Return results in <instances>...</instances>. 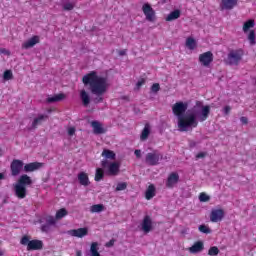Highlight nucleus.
I'll list each match as a JSON object with an SVG mask.
<instances>
[{"label":"nucleus","instance_id":"f257e3e1","mask_svg":"<svg viewBox=\"0 0 256 256\" xmlns=\"http://www.w3.org/2000/svg\"><path fill=\"white\" fill-rule=\"evenodd\" d=\"M82 83H84L85 87H89V91L92 93V95H96V98H94V103H103V96L109 89L107 77L99 76L97 71H91L83 76Z\"/></svg>","mask_w":256,"mask_h":256},{"label":"nucleus","instance_id":"f03ea898","mask_svg":"<svg viewBox=\"0 0 256 256\" xmlns=\"http://www.w3.org/2000/svg\"><path fill=\"white\" fill-rule=\"evenodd\" d=\"M189 105L185 102H176L172 106V113L178 117V130L181 132L193 131L199 126V120L194 113L186 114Z\"/></svg>","mask_w":256,"mask_h":256},{"label":"nucleus","instance_id":"7ed1b4c3","mask_svg":"<svg viewBox=\"0 0 256 256\" xmlns=\"http://www.w3.org/2000/svg\"><path fill=\"white\" fill-rule=\"evenodd\" d=\"M33 185V179L27 174L19 177L17 183L14 185V193L18 199H25L27 197V187Z\"/></svg>","mask_w":256,"mask_h":256},{"label":"nucleus","instance_id":"20e7f679","mask_svg":"<svg viewBox=\"0 0 256 256\" xmlns=\"http://www.w3.org/2000/svg\"><path fill=\"white\" fill-rule=\"evenodd\" d=\"M243 57H245V50L243 48L231 49L228 52L226 63L237 67L243 61Z\"/></svg>","mask_w":256,"mask_h":256},{"label":"nucleus","instance_id":"39448f33","mask_svg":"<svg viewBox=\"0 0 256 256\" xmlns=\"http://www.w3.org/2000/svg\"><path fill=\"white\" fill-rule=\"evenodd\" d=\"M21 245H27V251H41L43 249V241L29 240V236L25 235L20 240Z\"/></svg>","mask_w":256,"mask_h":256},{"label":"nucleus","instance_id":"423d86ee","mask_svg":"<svg viewBox=\"0 0 256 256\" xmlns=\"http://www.w3.org/2000/svg\"><path fill=\"white\" fill-rule=\"evenodd\" d=\"M163 159V154L159 153V151L154 150L153 152H149L146 154L145 163L150 167H155L159 165V161Z\"/></svg>","mask_w":256,"mask_h":256},{"label":"nucleus","instance_id":"0eeeda50","mask_svg":"<svg viewBox=\"0 0 256 256\" xmlns=\"http://www.w3.org/2000/svg\"><path fill=\"white\" fill-rule=\"evenodd\" d=\"M101 167L103 169H107L106 173L107 175H119V169L120 165L118 162H109L108 160H102L101 161Z\"/></svg>","mask_w":256,"mask_h":256},{"label":"nucleus","instance_id":"6e6552de","mask_svg":"<svg viewBox=\"0 0 256 256\" xmlns=\"http://www.w3.org/2000/svg\"><path fill=\"white\" fill-rule=\"evenodd\" d=\"M23 160L14 159L10 164V171L12 177H17V175L21 174V171L24 169Z\"/></svg>","mask_w":256,"mask_h":256},{"label":"nucleus","instance_id":"1a4fd4ad","mask_svg":"<svg viewBox=\"0 0 256 256\" xmlns=\"http://www.w3.org/2000/svg\"><path fill=\"white\" fill-rule=\"evenodd\" d=\"M224 217H225V210H223V209H213L210 212L211 223H219V222L223 221Z\"/></svg>","mask_w":256,"mask_h":256},{"label":"nucleus","instance_id":"9d476101","mask_svg":"<svg viewBox=\"0 0 256 256\" xmlns=\"http://www.w3.org/2000/svg\"><path fill=\"white\" fill-rule=\"evenodd\" d=\"M214 59L213 52L207 51L199 55V63L203 65V67H209Z\"/></svg>","mask_w":256,"mask_h":256},{"label":"nucleus","instance_id":"9b49d317","mask_svg":"<svg viewBox=\"0 0 256 256\" xmlns=\"http://www.w3.org/2000/svg\"><path fill=\"white\" fill-rule=\"evenodd\" d=\"M142 11L147 21H150V23H153V21H155V10H153V7H151L149 3H145L142 6Z\"/></svg>","mask_w":256,"mask_h":256},{"label":"nucleus","instance_id":"f8f14e48","mask_svg":"<svg viewBox=\"0 0 256 256\" xmlns=\"http://www.w3.org/2000/svg\"><path fill=\"white\" fill-rule=\"evenodd\" d=\"M67 233L70 235V237H78V239H83V237H87V235H89V229L87 227L72 229Z\"/></svg>","mask_w":256,"mask_h":256},{"label":"nucleus","instance_id":"ddd939ff","mask_svg":"<svg viewBox=\"0 0 256 256\" xmlns=\"http://www.w3.org/2000/svg\"><path fill=\"white\" fill-rule=\"evenodd\" d=\"M179 183V174L177 172H172L168 175L166 180L167 189H173Z\"/></svg>","mask_w":256,"mask_h":256},{"label":"nucleus","instance_id":"4468645a","mask_svg":"<svg viewBox=\"0 0 256 256\" xmlns=\"http://www.w3.org/2000/svg\"><path fill=\"white\" fill-rule=\"evenodd\" d=\"M141 227L142 231L146 234L151 233V231H153V220H151V216H144Z\"/></svg>","mask_w":256,"mask_h":256},{"label":"nucleus","instance_id":"2eb2a0df","mask_svg":"<svg viewBox=\"0 0 256 256\" xmlns=\"http://www.w3.org/2000/svg\"><path fill=\"white\" fill-rule=\"evenodd\" d=\"M205 249V244L203 241L199 240L194 242V244L188 248L189 253L191 255H197V253H201Z\"/></svg>","mask_w":256,"mask_h":256},{"label":"nucleus","instance_id":"dca6fc26","mask_svg":"<svg viewBox=\"0 0 256 256\" xmlns=\"http://www.w3.org/2000/svg\"><path fill=\"white\" fill-rule=\"evenodd\" d=\"M91 127L93 129L94 135H103L107 133V129H105L103 124H101L99 121H92Z\"/></svg>","mask_w":256,"mask_h":256},{"label":"nucleus","instance_id":"f3484780","mask_svg":"<svg viewBox=\"0 0 256 256\" xmlns=\"http://www.w3.org/2000/svg\"><path fill=\"white\" fill-rule=\"evenodd\" d=\"M43 167V163L41 162H31L24 165V173H33V171H38Z\"/></svg>","mask_w":256,"mask_h":256},{"label":"nucleus","instance_id":"a211bd4d","mask_svg":"<svg viewBox=\"0 0 256 256\" xmlns=\"http://www.w3.org/2000/svg\"><path fill=\"white\" fill-rule=\"evenodd\" d=\"M49 119V115L47 114H39L36 118H34L32 122L31 129H37L39 125H43L44 121Z\"/></svg>","mask_w":256,"mask_h":256},{"label":"nucleus","instance_id":"6ab92c4d","mask_svg":"<svg viewBox=\"0 0 256 256\" xmlns=\"http://www.w3.org/2000/svg\"><path fill=\"white\" fill-rule=\"evenodd\" d=\"M40 42L39 36L35 35L28 39L26 42L22 44V49H31V47H35L37 43Z\"/></svg>","mask_w":256,"mask_h":256},{"label":"nucleus","instance_id":"aec40b11","mask_svg":"<svg viewBox=\"0 0 256 256\" xmlns=\"http://www.w3.org/2000/svg\"><path fill=\"white\" fill-rule=\"evenodd\" d=\"M211 113V107L209 105L202 106L201 114L199 116V121L203 123V121H207L209 119V115Z\"/></svg>","mask_w":256,"mask_h":256},{"label":"nucleus","instance_id":"412c9836","mask_svg":"<svg viewBox=\"0 0 256 256\" xmlns=\"http://www.w3.org/2000/svg\"><path fill=\"white\" fill-rule=\"evenodd\" d=\"M78 181L80 185H83V187H89V185H91V182L89 181V174L85 172H80L78 174Z\"/></svg>","mask_w":256,"mask_h":256},{"label":"nucleus","instance_id":"4be33fe9","mask_svg":"<svg viewBox=\"0 0 256 256\" xmlns=\"http://www.w3.org/2000/svg\"><path fill=\"white\" fill-rule=\"evenodd\" d=\"M239 0H222L221 9H226L227 11H231Z\"/></svg>","mask_w":256,"mask_h":256},{"label":"nucleus","instance_id":"5701e85b","mask_svg":"<svg viewBox=\"0 0 256 256\" xmlns=\"http://www.w3.org/2000/svg\"><path fill=\"white\" fill-rule=\"evenodd\" d=\"M80 99L84 107H89V103H91V96H89V93L85 91V89L80 91Z\"/></svg>","mask_w":256,"mask_h":256},{"label":"nucleus","instance_id":"b1692460","mask_svg":"<svg viewBox=\"0 0 256 256\" xmlns=\"http://www.w3.org/2000/svg\"><path fill=\"white\" fill-rule=\"evenodd\" d=\"M149 135H151V126L147 123L141 132L140 139L142 141H147L149 139Z\"/></svg>","mask_w":256,"mask_h":256},{"label":"nucleus","instance_id":"393cba45","mask_svg":"<svg viewBox=\"0 0 256 256\" xmlns=\"http://www.w3.org/2000/svg\"><path fill=\"white\" fill-rule=\"evenodd\" d=\"M155 195V185L150 184L145 192V199H147V201H151Z\"/></svg>","mask_w":256,"mask_h":256},{"label":"nucleus","instance_id":"a878e982","mask_svg":"<svg viewBox=\"0 0 256 256\" xmlns=\"http://www.w3.org/2000/svg\"><path fill=\"white\" fill-rule=\"evenodd\" d=\"M179 17H181V10L177 9L170 12L165 18V21H175L176 19H179Z\"/></svg>","mask_w":256,"mask_h":256},{"label":"nucleus","instance_id":"bb28decb","mask_svg":"<svg viewBox=\"0 0 256 256\" xmlns=\"http://www.w3.org/2000/svg\"><path fill=\"white\" fill-rule=\"evenodd\" d=\"M63 99H65V94L60 93L52 97H48L46 101L47 103H57L59 101H63Z\"/></svg>","mask_w":256,"mask_h":256},{"label":"nucleus","instance_id":"cd10ccee","mask_svg":"<svg viewBox=\"0 0 256 256\" xmlns=\"http://www.w3.org/2000/svg\"><path fill=\"white\" fill-rule=\"evenodd\" d=\"M102 157H105V159H110L111 161H115L116 154L113 150L104 149L102 151Z\"/></svg>","mask_w":256,"mask_h":256},{"label":"nucleus","instance_id":"c85d7f7f","mask_svg":"<svg viewBox=\"0 0 256 256\" xmlns=\"http://www.w3.org/2000/svg\"><path fill=\"white\" fill-rule=\"evenodd\" d=\"M90 253H91V256H101V253H99V243L97 242L91 243Z\"/></svg>","mask_w":256,"mask_h":256},{"label":"nucleus","instance_id":"c756f323","mask_svg":"<svg viewBox=\"0 0 256 256\" xmlns=\"http://www.w3.org/2000/svg\"><path fill=\"white\" fill-rule=\"evenodd\" d=\"M105 177V171L103 168H97L95 172L94 180L96 182L103 181V178Z\"/></svg>","mask_w":256,"mask_h":256},{"label":"nucleus","instance_id":"7c9ffc66","mask_svg":"<svg viewBox=\"0 0 256 256\" xmlns=\"http://www.w3.org/2000/svg\"><path fill=\"white\" fill-rule=\"evenodd\" d=\"M91 213H101L105 211V206L103 204H94L90 208Z\"/></svg>","mask_w":256,"mask_h":256},{"label":"nucleus","instance_id":"2f4dec72","mask_svg":"<svg viewBox=\"0 0 256 256\" xmlns=\"http://www.w3.org/2000/svg\"><path fill=\"white\" fill-rule=\"evenodd\" d=\"M253 27H255V20L250 19V20L246 21L243 25L244 33H247V31H249L250 29H253Z\"/></svg>","mask_w":256,"mask_h":256},{"label":"nucleus","instance_id":"473e14b6","mask_svg":"<svg viewBox=\"0 0 256 256\" xmlns=\"http://www.w3.org/2000/svg\"><path fill=\"white\" fill-rule=\"evenodd\" d=\"M63 11H73L75 9V3L73 2H64L62 4Z\"/></svg>","mask_w":256,"mask_h":256},{"label":"nucleus","instance_id":"72a5a7b5","mask_svg":"<svg viewBox=\"0 0 256 256\" xmlns=\"http://www.w3.org/2000/svg\"><path fill=\"white\" fill-rule=\"evenodd\" d=\"M195 45H196V42L194 38L189 37L186 39V47L188 49H195Z\"/></svg>","mask_w":256,"mask_h":256},{"label":"nucleus","instance_id":"f704fd0d","mask_svg":"<svg viewBox=\"0 0 256 256\" xmlns=\"http://www.w3.org/2000/svg\"><path fill=\"white\" fill-rule=\"evenodd\" d=\"M67 213V209L65 208L59 209L56 212V219H63V217H66Z\"/></svg>","mask_w":256,"mask_h":256},{"label":"nucleus","instance_id":"c9c22d12","mask_svg":"<svg viewBox=\"0 0 256 256\" xmlns=\"http://www.w3.org/2000/svg\"><path fill=\"white\" fill-rule=\"evenodd\" d=\"M4 81H11L13 79V71L11 70H5L3 74Z\"/></svg>","mask_w":256,"mask_h":256},{"label":"nucleus","instance_id":"e433bc0d","mask_svg":"<svg viewBox=\"0 0 256 256\" xmlns=\"http://www.w3.org/2000/svg\"><path fill=\"white\" fill-rule=\"evenodd\" d=\"M198 230L200 231V233H205L206 235H209V233H211V229L205 224L200 225L198 227Z\"/></svg>","mask_w":256,"mask_h":256},{"label":"nucleus","instance_id":"4c0bfd02","mask_svg":"<svg viewBox=\"0 0 256 256\" xmlns=\"http://www.w3.org/2000/svg\"><path fill=\"white\" fill-rule=\"evenodd\" d=\"M208 255L209 256H217L219 255V248L217 246H212L208 250Z\"/></svg>","mask_w":256,"mask_h":256},{"label":"nucleus","instance_id":"58836bf2","mask_svg":"<svg viewBox=\"0 0 256 256\" xmlns=\"http://www.w3.org/2000/svg\"><path fill=\"white\" fill-rule=\"evenodd\" d=\"M211 197L209 195L205 194V192L200 193L199 195V201L201 203H207V201H210Z\"/></svg>","mask_w":256,"mask_h":256},{"label":"nucleus","instance_id":"ea45409f","mask_svg":"<svg viewBox=\"0 0 256 256\" xmlns=\"http://www.w3.org/2000/svg\"><path fill=\"white\" fill-rule=\"evenodd\" d=\"M125 189H127V182H119L115 191H125Z\"/></svg>","mask_w":256,"mask_h":256},{"label":"nucleus","instance_id":"a19ab883","mask_svg":"<svg viewBox=\"0 0 256 256\" xmlns=\"http://www.w3.org/2000/svg\"><path fill=\"white\" fill-rule=\"evenodd\" d=\"M248 40L250 41V45H255V30L249 32Z\"/></svg>","mask_w":256,"mask_h":256},{"label":"nucleus","instance_id":"79ce46f5","mask_svg":"<svg viewBox=\"0 0 256 256\" xmlns=\"http://www.w3.org/2000/svg\"><path fill=\"white\" fill-rule=\"evenodd\" d=\"M57 223V220L53 216H47L46 217V224L47 225H55Z\"/></svg>","mask_w":256,"mask_h":256},{"label":"nucleus","instance_id":"37998d69","mask_svg":"<svg viewBox=\"0 0 256 256\" xmlns=\"http://www.w3.org/2000/svg\"><path fill=\"white\" fill-rule=\"evenodd\" d=\"M160 89H161V86L159 85V83H154L151 86L152 93H159Z\"/></svg>","mask_w":256,"mask_h":256},{"label":"nucleus","instance_id":"c03bdc74","mask_svg":"<svg viewBox=\"0 0 256 256\" xmlns=\"http://www.w3.org/2000/svg\"><path fill=\"white\" fill-rule=\"evenodd\" d=\"M51 230V226L49 224H43L41 226V232L42 233H49V231Z\"/></svg>","mask_w":256,"mask_h":256},{"label":"nucleus","instance_id":"a18cd8bd","mask_svg":"<svg viewBox=\"0 0 256 256\" xmlns=\"http://www.w3.org/2000/svg\"><path fill=\"white\" fill-rule=\"evenodd\" d=\"M207 155V152H199L196 154V159H205V156Z\"/></svg>","mask_w":256,"mask_h":256},{"label":"nucleus","instance_id":"49530a36","mask_svg":"<svg viewBox=\"0 0 256 256\" xmlns=\"http://www.w3.org/2000/svg\"><path fill=\"white\" fill-rule=\"evenodd\" d=\"M142 85H145V79H141L136 83L137 89H140Z\"/></svg>","mask_w":256,"mask_h":256},{"label":"nucleus","instance_id":"de8ad7c7","mask_svg":"<svg viewBox=\"0 0 256 256\" xmlns=\"http://www.w3.org/2000/svg\"><path fill=\"white\" fill-rule=\"evenodd\" d=\"M223 111L224 115H229L231 113V106H225Z\"/></svg>","mask_w":256,"mask_h":256},{"label":"nucleus","instance_id":"09e8293b","mask_svg":"<svg viewBox=\"0 0 256 256\" xmlns=\"http://www.w3.org/2000/svg\"><path fill=\"white\" fill-rule=\"evenodd\" d=\"M68 135L70 137H73V135H75V127L68 128Z\"/></svg>","mask_w":256,"mask_h":256},{"label":"nucleus","instance_id":"8fccbe9b","mask_svg":"<svg viewBox=\"0 0 256 256\" xmlns=\"http://www.w3.org/2000/svg\"><path fill=\"white\" fill-rule=\"evenodd\" d=\"M240 121H241V123H242L243 125H247V123H249V119H247V117H245V116H242V117L240 118Z\"/></svg>","mask_w":256,"mask_h":256},{"label":"nucleus","instance_id":"3c124183","mask_svg":"<svg viewBox=\"0 0 256 256\" xmlns=\"http://www.w3.org/2000/svg\"><path fill=\"white\" fill-rule=\"evenodd\" d=\"M134 154L136 155L137 159H141V150H135Z\"/></svg>","mask_w":256,"mask_h":256},{"label":"nucleus","instance_id":"603ef678","mask_svg":"<svg viewBox=\"0 0 256 256\" xmlns=\"http://www.w3.org/2000/svg\"><path fill=\"white\" fill-rule=\"evenodd\" d=\"M115 245V240H110L107 244L106 247H113Z\"/></svg>","mask_w":256,"mask_h":256},{"label":"nucleus","instance_id":"864d4df0","mask_svg":"<svg viewBox=\"0 0 256 256\" xmlns=\"http://www.w3.org/2000/svg\"><path fill=\"white\" fill-rule=\"evenodd\" d=\"M0 53H3L4 55H9V51L5 48H0Z\"/></svg>","mask_w":256,"mask_h":256},{"label":"nucleus","instance_id":"5fc2aeb1","mask_svg":"<svg viewBox=\"0 0 256 256\" xmlns=\"http://www.w3.org/2000/svg\"><path fill=\"white\" fill-rule=\"evenodd\" d=\"M126 51L125 50H120L119 51V55L121 56V57H123V55H126Z\"/></svg>","mask_w":256,"mask_h":256},{"label":"nucleus","instance_id":"6e6d98bb","mask_svg":"<svg viewBox=\"0 0 256 256\" xmlns=\"http://www.w3.org/2000/svg\"><path fill=\"white\" fill-rule=\"evenodd\" d=\"M5 179V174L0 172V181H3Z\"/></svg>","mask_w":256,"mask_h":256},{"label":"nucleus","instance_id":"4d7b16f0","mask_svg":"<svg viewBox=\"0 0 256 256\" xmlns=\"http://www.w3.org/2000/svg\"><path fill=\"white\" fill-rule=\"evenodd\" d=\"M81 255H83V253L81 252V250H78V251L76 252V256H81Z\"/></svg>","mask_w":256,"mask_h":256},{"label":"nucleus","instance_id":"13d9d810","mask_svg":"<svg viewBox=\"0 0 256 256\" xmlns=\"http://www.w3.org/2000/svg\"><path fill=\"white\" fill-rule=\"evenodd\" d=\"M196 105L199 107V105H201V101H197Z\"/></svg>","mask_w":256,"mask_h":256},{"label":"nucleus","instance_id":"bf43d9fd","mask_svg":"<svg viewBox=\"0 0 256 256\" xmlns=\"http://www.w3.org/2000/svg\"><path fill=\"white\" fill-rule=\"evenodd\" d=\"M1 255H3V253H2V252H0V256H1Z\"/></svg>","mask_w":256,"mask_h":256}]
</instances>
